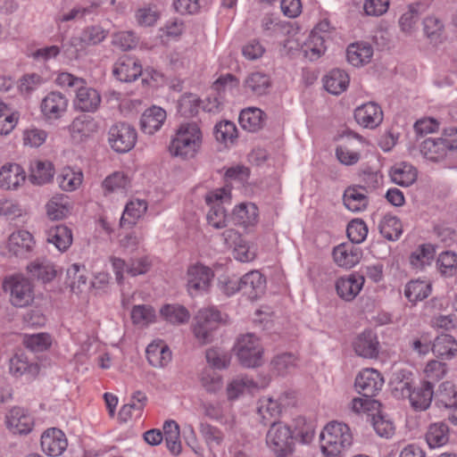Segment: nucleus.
<instances>
[{
	"label": "nucleus",
	"mask_w": 457,
	"mask_h": 457,
	"mask_svg": "<svg viewBox=\"0 0 457 457\" xmlns=\"http://www.w3.org/2000/svg\"><path fill=\"white\" fill-rule=\"evenodd\" d=\"M232 219L236 224L253 226L258 220V209L253 204H240L233 210Z\"/></svg>",
	"instance_id": "nucleus-34"
},
{
	"label": "nucleus",
	"mask_w": 457,
	"mask_h": 457,
	"mask_svg": "<svg viewBox=\"0 0 457 457\" xmlns=\"http://www.w3.org/2000/svg\"><path fill=\"white\" fill-rule=\"evenodd\" d=\"M435 254L432 245H422L410 256V262L414 268H423L429 264Z\"/></svg>",
	"instance_id": "nucleus-53"
},
{
	"label": "nucleus",
	"mask_w": 457,
	"mask_h": 457,
	"mask_svg": "<svg viewBox=\"0 0 457 457\" xmlns=\"http://www.w3.org/2000/svg\"><path fill=\"white\" fill-rule=\"evenodd\" d=\"M435 404L438 408H449L455 404L457 401V391L454 385L450 381L440 384L437 390L434 391Z\"/></svg>",
	"instance_id": "nucleus-36"
},
{
	"label": "nucleus",
	"mask_w": 457,
	"mask_h": 457,
	"mask_svg": "<svg viewBox=\"0 0 457 457\" xmlns=\"http://www.w3.org/2000/svg\"><path fill=\"white\" fill-rule=\"evenodd\" d=\"M457 149V129L445 130L442 137H428L420 145L421 154L428 160L438 162L443 160L449 151Z\"/></svg>",
	"instance_id": "nucleus-4"
},
{
	"label": "nucleus",
	"mask_w": 457,
	"mask_h": 457,
	"mask_svg": "<svg viewBox=\"0 0 457 457\" xmlns=\"http://www.w3.org/2000/svg\"><path fill=\"white\" fill-rule=\"evenodd\" d=\"M200 432L211 451L220 445L223 441L222 432L210 424L201 423Z\"/></svg>",
	"instance_id": "nucleus-57"
},
{
	"label": "nucleus",
	"mask_w": 457,
	"mask_h": 457,
	"mask_svg": "<svg viewBox=\"0 0 457 457\" xmlns=\"http://www.w3.org/2000/svg\"><path fill=\"white\" fill-rule=\"evenodd\" d=\"M424 32L431 42H437L444 31L443 22L435 16L427 17L423 21Z\"/></svg>",
	"instance_id": "nucleus-63"
},
{
	"label": "nucleus",
	"mask_w": 457,
	"mask_h": 457,
	"mask_svg": "<svg viewBox=\"0 0 457 457\" xmlns=\"http://www.w3.org/2000/svg\"><path fill=\"white\" fill-rule=\"evenodd\" d=\"M345 206L351 212H359L366 210L369 204L367 189L361 186H350L343 195Z\"/></svg>",
	"instance_id": "nucleus-23"
},
{
	"label": "nucleus",
	"mask_w": 457,
	"mask_h": 457,
	"mask_svg": "<svg viewBox=\"0 0 457 457\" xmlns=\"http://www.w3.org/2000/svg\"><path fill=\"white\" fill-rule=\"evenodd\" d=\"M154 318V311L150 305H135L131 311V319L135 324L147 325L152 322Z\"/></svg>",
	"instance_id": "nucleus-62"
},
{
	"label": "nucleus",
	"mask_w": 457,
	"mask_h": 457,
	"mask_svg": "<svg viewBox=\"0 0 457 457\" xmlns=\"http://www.w3.org/2000/svg\"><path fill=\"white\" fill-rule=\"evenodd\" d=\"M150 365L154 368H163L171 361V352L162 342L152 343L145 350Z\"/></svg>",
	"instance_id": "nucleus-29"
},
{
	"label": "nucleus",
	"mask_w": 457,
	"mask_h": 457,
	"mask_svg": "<svg viewBox=\"0 0 457 457\" xmlns=\"http://www.w3.org/2000/svg\"><path fill=\"white\" fill-rule=\"evenodd\" d=\"M23 344L33 352H43L51 345V337L46 333L26 335L23 338Z\"/></svg>",
	"instance_id": "nucleus-56"
},
{
	"label": "nucleus",
	"mask_w": 457,
	"mask_h": 457,
	"mask_svg": "<svg viewBox=\"0 0 457 457\" xmlns=\"http://www.w3.org/2000/svg\"><path fill=\"white\" fill-rule=\"evenodd\" d=\"M202 386L211 394H215L222 387L221 376L212 368H204L200 374Z\"/></svg>",
	"instance_id": "nucleus-50"
},
{
	"label": "nucleus",
	"mask_w": 457,
	"mask_h": 457,
	"mask_svg": "<svg viewBox=\"0 0 457 457\" xmlns=\"http://www.w3.org/2000/svg\"><path fill=\"white\" fill-rule=\"evenodd\" d=\"M266 442L277 457H287L293 453V432L282 422L272 421Z\"/></svg>",
	"instance_id": "nucleus-5"
},
{
	"label": "nucleus",
	"mask_w": 457,
	"mask_h": 457,
	"mask_svg": "<svg viewBox=\"0 0 457 457\" xmlns=\"http://www.w3.org/2000/svg\"><path fill=\"white\" fill-rule=\"evenodd\" d=\"M349 84V76L339 69H334L324 78V87L332 95H339L346 90Z\"/></svg>",
	"instance_id": "nucleus-32"
},
{
	"label": "nucleus",
	"mask_w": 457,
	"mask_h": 457,
	"mask_svg": "<svg viewBox=\"0 0 457 457\" xmlns=\"http://www.w3.org/2000/svg\"><path fill=\"white\" fill-rule=\"evenodd\" d=\"M392 181L402 187H409L417 179L416 169L407 163H400L390 171Z\"/></svg>",
	"instance_id": "nucleus-40"
},
{
	"label": "nucleus",
	"mask_w": 457,
	"mask_h": 457,
	"mask_svg": "<svg viewBox=\"0 0 457 457\" xmlns=\"http://www.w3.org/2000/svg\"><path fill=\"white\" fill-rule=\"evenodd\" d=\"M163 437L165 439L166 446L169 451L178 455L181 453V442L179 427L174 420H167L163 424Z\"/></svg>",
	"instance_id": "nucleus-39"
},
{
	"label": "nucleus",
	"mask_w": 457,
	"mask_h": 457,
	"mask_svg": "<svg viewBox=\"0 0 457 457\" xmlns=\"http://www.w3.org/2000/svg\"><path fill=\"white\" fill-rule=\"evenodd\" d=\"M296 358L292 353H282L277 355L271 361L274 370L278 375H284L295 367Z\"/></svg>",
	"instance_id": "nucleus-64"
},
{
	"label": "nucleus",
	"mask_w": 457,
	"mask_h": 457,
	"mask_svg": "<svg viewBox=\"0 0 457 457\" xmlns=\"http://www.w3.org/2000/svg\"><path fill=\"white\" fill-rule=\"evenodd\" d=\"M46 241L60 252H65L72 244L71 229L64 225L52 227L46 232Z\"/></svg>",
	"instance_id": "nucleus-30"
},
{
	"label": "nucleus",
	"mask_w": 457,
	"mask_h": 457,
	"mask_svg": "<svg viewBox=\"0 0 457 457\" xmlns=\"http://www.w3.org/2000/svg\"><path fill=\"white\" fill-rule=\"evenodd\" d=\"M146 203L141 200L130 201L127 204L124 212L120 219V223L129 224L135 223L136 220L138 219L146 211Z\"/></svg>",
	"instance_id": "nucleus-54"
},
{
	"label": "nucleus",
	"mask_w": 457,
	"mask_h": 457,
	"mask_svg": "<svg viewBox=\"0 0 457 457\" xmlns=\"http://www.w3.org/2000/svg\"><path fill=\"white\" fill-rule=\"evenodd\" d=\"M213 278L212 270L203 264L191 265L187 272V287L191 295L206 291Z\"/></svg>",
	"instance_id": "nucleus-11"
},
{
	"label": "nucleus",
	"mask_w": 457,
	"mask_h": 457,
	"mask_svg": "<svg viewBox=\"0 0 457 457\" xmlns=\"http://www.w3.org/2000/svg\"><path fill=\"white\" fill-rule=\"evenodd\" d=\"M101 104V96L93 87L80 85L77 89L74 106L85 112H96Z\"/></svg>",
	"instance_id": "nucleus-20"
},
{
	"label": "nucleus",
	"mask_w": 457,
	"mask_h": 457,
	"mask_svg": "<svg viewBox=\"0 0 457 457\" xmlns=\"http://www.w3.org/2000/svg\"><path fill=\"white\" fill-rule=\"evenodd\" d=\"M240 291L250 300H256L263 295L266 279L258 270H252L239 278Z\"/></svg>",
	"instance_id": "nucleus-16"
},
{
	"label": "nucleus",
	"mask_w": 457,
	"mask_h": 457,
	"mask_svg": "<svg viewBox=\"0 0 457 457\" xmlns=\"http://www.w3.org/2000/svg\"><path fill=\"white\" fill-rule=\"evenodd\" d=\"M436 267L445 278L457 275V253L452 251L442 252L437 257Z\"/></svg>",
	"instance_id": "nucleus-45"
},
{
	"label": "nucleus",
	"mask_w": 457,
	"mask_h": 457,
	"mask_svg": "<svg viewBox=\"0 0 457 457\" xmlns=\"http://www.w3.org/2000/svg\"><path fill=\"white\" fill-rule=\"evenodd\" d=\"M47 215L51 220H61L69 213L70 204L65 195L54 196L46 204Z\"/></svg>",
	"instance_id": "nucleus-48"
},
{
	"label": "nucleus",
	"mask_w": 457,
	"mask_h": 457,
	"mask_svg": "<svg viewBox=\"0 0 457 457\" xmlns=\"http://www.w3.org/2000/svg\"><path fill=\"white\" fill-rule=\"evenodd\" d=\"M86 44L80 37H71L62 45L63 55L69 60H78L84 54Z\"/></svg>",
	"instance_id": "nucleus-58"
},
{
	"label": "nucleus",
	"mask_w": 457,
	"mask_h": 457,
	"mask_svg": "<svg viewBox=\"0 0 457 457\" xmlns=\"http://www.w3.org/2000/svg\"><path fill=\"white\" fill-rule=\"evenodd\" d=\"M202 140L203 135L196 123H184L179 126L171 139L169 151L172 156L189 160L200 151Z\"/></svg>",
	"instance_id": "nucleus-1"
},
{
	"label": "nucleus",
	"mask_w": 457,
	"mask_h": 457,
	"mask_svg": "<svg viewBox=\"0 0 457 457\" xmlns=\"http://www.w3.org/2000/svg\"><path fill=\"white\" fill-rule=\"evenodd\" d=\"M271 87V80L268 74L255 71L250 73L243 82L245 93L256 96L266 95Z\"/></svg>",
	"instance_id": "nucleus-26"
},
{
	"label": "nucleus",
	"mask_w": 457,
	"mask_h": 457,
	"mask_svg": "<svg viewBox=\"0 0 457 457\" xmlns=\"http://www.w3.org/2000/svg\"><path fill=\"white\" fill-rule=\"evenodd\" d=\"M103 186L108 192L123 191L129 186V179L122 172H114L104 180Z\"/></svg>",
	"instance_id": "nucleus-61"
},
{
	"label": "nucleus",
	"mask_w": 457,
	"mask_h": 457,
	"mask_svg": "<svg viewBox=\"0 0 457 457\" xmlns=\"http://www.w3.org/2000/svg\"><path fill=\"white\" fill-rule=\"evenodd\" d=\"M384 385L381 374L374 369H364L356 376L354 386L357 392L366 398L375 396Z\"/></svg>",
	"instance_id": "nucleus-10"
},
{
	"label": "nucleus",
	"mask_w": 457,
	"mask_h": 457,
	"mask_svg": "<svg viewBox=\"0 0 457 457\" xmlns=\"http://www.w3.org/2000/svg\"><path fill=\"white\" fill-rule=\"evenodd\" d=\"M199 97L194 94L183 95L178 102V111L185 117L195 116L199 109Z\"/></svg>",
	"instance_id": "nucleus-55"
},
{
	"label": "nucleus",
	"mask_w": 457,
	"mask_h": 457,
	"mask_svg": "<svg viewBox=\"0 0 457 457\" xmlns=\"http://www.w3.org/2000/svg\"><path fill=\"white\" fill-rule=\"evenodd\" d=\"M255 382L246 376H237L227 386L226 391L228 400H235L245 391L255 388Z\"/></svg>",
	"instance_id": "nucleus-44"
},
{
	"label": "nucleus",
	"mask_w": 457,
	"mask_h": 457,
	"mask_svg": "<svg viewBox=\"0 0 457 457\" xmlns=\"http://www.w3.org/2000/svg\"><path fill=\"white\" fill-rule=\"evenodd\" d=\"M325 40V35H317V32H311L308 40L302 48L305 57L311 61L320 58L326 51Z\"/></svg>",
	"instance_id": "nucleus-41"
},
{
	"label": "nucleus",
	"mask_w": 457,
	"mask_h": 457,
	"mask_svg": "<svg viewBox=\"0 0 457 457\" xmlns=\"http://www.w3.org/2000/svg\"><path fill=\"white\" fill-rule=\"evenodd\" d=\"M3 287L9 294L11 303L19 308L28 306L34 299L30 281L21 276H12L4 281Z\"/></svg>",
	"instance_id": "nucleus-8"
},
{
	"label": "nucleus",
	"mask_w": 457,
	"mask_h": 457,
	"mask_svg": "<svg viewBox=\"0 0 457 457\" xmlns=\"http://www.w3.org/2000/svg\"><path fill=\"white\" fill-rule=\"evenodd\" d=\"M28 270L32 277L41 279L43 282L51 281L56 275L53 266L49 263L35 262L28 266Z\"/></svg>",
	"instance_id": "nucleus-60"
},
{
	"label": "nucleus",
	"mask_w": 457,
	"mask_h": 457,
	"mask_svg": "<svg viewBox=\"0 0 457 457\" xmlns=\"http://www.w3.org/2000/svg\"><path fill=\"white\" fill-rule=\"evenodd\" d=\"M112 73L122 82H131L141 75L142 67L136 58L123 55L115 62Z\"/></svg>",
	"instance_id": "nucleus-13"
},
{
	"label": "nucleus",
	"mask_w": 457,
	"mask_h": 457,
	"mask_svg": "<svg viewBox=\"0 0 457 457\" xmlns=\"http://www.w3.org/2000/svg\"><path fill=\"white\" fill-rule=\"evenodd\" d=\"M108 141L115 152L127 153L134 147L137 142V131L129 123H116L109 129Z\"/></svg>",
	"instance_id": "nucleus-9"
},
{
	"label": "nucleus",
	"mask_w": 457,
	"mask_h": 457,
	"mask_svg": "<svg viewBox=\"0 0 457 457\" xmlns=\"http://www.w3.org/2000/svg\"><path fill=\"white\" fill-rule=\"evenodd\" d=\"M9 370L16 378L26 376L30 379L37 376L39 366L29 361L24 353L17 352L9 361Z\"/></svg>",
	"instance_id": "nucleus-21"
},
{
	"label": "nucleus",
	"mask_w": 457,
	"mask_h": 457,
	"mask_svg": "<svg viewBox=\"0 0 457 457\" xmlns=\"http://www.w3.org/2000/svg\"><path fill=\"white\" fill-rule=\"evenodd\" d=\"M162 316L172 324H183L190 318L189 312L182 305L167 304L161 309Z\"/></svg>",
	"instance_id": "nucleus-49"
},
{
	"label": "nucleus",
	"mask_w": 457,
	"mask_h": 457,
	"mask_svg": "<svg viewBox=\"0 0 457 457\" xmlns=\"http://www.w3.org/2000/svg\"><path fill=\"white\" fill-rule=\"evenodd\" d=\"M373 49L369 43L358 42L351 44L346 51L348 62L354 67H359L370 62Z\"/></svg>",
	"instance_id": "nucleus-31"
},
{
	"label": "nucleus",
	"mask_w": 457,
	"mask_h": 457,
	"mask_svg": "<svg viewBox=\"0 0 457 457\" xmlns=\"http://www.w3.org/2000/svg\"><path fill=\"white\" fill-rule=\"evenodd\" d=\"M398 378L397 376L395 379ZM394 384L395 395L403 398L408 397L411 406L415 410L424 411L428 409L434 399V388L431 381H423L420 386L414 389H411V383L408 380H395Z\"/></svg>",
	"instance_id": "nucleus-3"
},
{
	"label": "nucleus",
	"mask_w": 457,
	"mask_h": 457,
	"mask_svg": "<svg viewBox=\"0 0 457 457\" xmlns=\"http://www.w3.org/2000/svg\"><path fill=\"white\" fill-rule=\"evenodd\" d=\"M257 413L261 417V421L264 425L269 423L272 425V421H277L281 411L277 402L271 397H262L257 403Z\"/></svg>",
	"instance_id": "nucleus-35"
},
{
	"label": "nucleus",
	"mask_w": 457,
	"mask_h": 457,
	"mask_svg": "<svg viewBox=\"0 0 457 457\" xmlns=\"http://www.w3.org/2000/svg\"><path fill=\"white\" fill-rule=\"evenodd\" d=\"M6 423L13 433L28 434L31 431L34 421L24 409L13 407L6 416Z\"/></svg>",
	"instance_id": "nucleus-24"
},
{
	"label": "nucleus",
	"mask_w": 457,
	"mask_h": 457,
	"mask_svg": "<svg viewBox=\"0 0 457 457\" xmlns=\"http://www.w3.org/2000/svg\"><path fill=\"white\" fill-rule=\"evenodd\" d=\"M364 276L350 274L341 277L336 281V291L337 295L346 301H353L361 292L364 284Z\"/></svg>",
	"instance_id": "nucleus-14"
},
{
	"label": "nucleus",
	"mask_w": 457,
	"mask_h": 457,
	"mask_svg": "<svg viewBox=\"0 0 457 457\" xmlns=\"http://www.w3.org/2000/svg\"><path fill=\"white\" fill-rule=\"evenodd\" d=\"M235 349L243 366L254 368L262 365L263 349L259 339L253 334H246L238 337Z\"/></svg>",
	"instance_id": "nucleus-7"
},
{
	"label": "nucleus",
	"mask_w": 457,
	"mask_h": 457,
	"mask_svg": "<svg viewBox=\"0 0 457 457\" xmlns=\"http://www.w3.org/2000/svg\"><path fill=\"white\" fill-rule=\"evenodd\" d=\"M54 177V168L51 162L34 161L30 164L29 180L34 185H44Z\"/></svg>",
	"instance_id": "nucleus-38"
},
{
	"label": "nucleus",
	"mask_w": 457,
	"mask_h": 457,
	"mask_svg": "<svg viewBox=\"0 0 457 457\" xmlns=\"http://www.w3.org/2000/svg\"><path fill=\"white\" fill-rule=\"evenodd\" d=\"M82 177L81 172H76L71 168H65L57 177V181L62 190L73 191L81 184Z\"/></svg>",
	"instance_id": "nucleus-51"
},
{
	"label": "nucleus",
	"mask_w": 457,
	"mask_h": 457,
	"mask_svg": "<svg viewBox=\"0 0 457 457\" xmlns=\"http://www.w3.org/2000/svg\"><path fill=\"white\" fill-rule=\"evenodd\" d=\"M449 439V428L445 422L431 424L426 433V441L430 448L445 445Z\"/></svg>",
	"instance_id": "nucleus-37"
},
{
	"label": "nucleus",
	"mask_w": 457,
	"mask_h": 457,
	"mask_svg": "<svg viewBox=\"0 0 457 457\" xmlns=\"http://www.w3.org/2000/svg\"><path fill=\"white\" fill-rule=\"evenodd\" d=\"M97 129V122L89 115H80L75 118L70 126L72 138L79 142L93 136Z\"/></svg>",
	"instance_id": "nucleus-25"
},
{
	"label": "nucleus",
	"mask_w": 457,
	"mask_h": 457,
	"mask_svg": "<svg viewBox=\"0 0 457 457\" xmlns=\"http://www.w3.org/2000/svg\"><path fill=\"white\" fill-rule=\"evenodd\" d=\"M431 292V286L426 281L414 280L409 282L404 289V295L411 303L427 298Z\"/></svg>",
	"instance_id": "nucleus-47"
},
{
	"label": "nucleus",
	"mask_w": 457,
	"mask_h": 457,
	"mask_svg": "<svg viewBox=\"0 0 457 457\" xmlns=\"http://www.w3.org/2000/svg\"><path fill=\"white\" fill-rule=\"evenodd\" d=\"M354 119L364 128L375 129L383 120V112L378 104L370 102L355 109Z\"/></svg>",
	"instance_id": "nucleus-17"
},
{
	"label": "nucleus",
	"mask_w": 457,
	"mask_h": 457,
	"mask_svg": "<svg viewBox=\"0 0 457 457\" xmlns=\"http://www.w3.org/2000/svg\"><path fill=\"white\" fill-rule=\"evenodd\" d=\"M264 112L259 108H247L241 111L239 123L247 131L255 132L262 128L264 123Z\"/></svg>",
	"instance_id": "nucleus-33"
},
{
	"label": "nucleus",
	"mask_w": 457,
	"mask_h": 457,
	"mask_svg": "<svg viewBox=\"0 0 457 457\" xmlns=\"http://www.w3.org/2000/svg\"><path fill=\"white\" fill-rule=\"evenodd\" d=\"M68 100L66 96L56 91L47 94L41 102V112L50 120L59 119L67 110Z\"/></svg>",
	"instance_id": "nucleus-18"
},
{
	"label": "nucleus",
	"mask_w": 457,
	"mask_h": 457,
	"mask_svg": "<svg viewBox=\"0 0 457 457\" xmlns=\"http://www.w3.org/2000/svg\"><path fill=\"white\" fill-rule=\"evenodd\" d=\"M353 349L356 354L362 358L376 359L379 353L377 335L371 330L363 331L355 338Z\"/></svg>",
	"instance_id": "nucleus-19"
},
{
	"label": "nucleus",
	"mask_w": 457,
	"mask_h": 457,
	"mask_svg": "<svg viewBox=\"0 0 457 457\" xmlns=\"http://www.w3.org/2000/svg\"><path fill=\"white\" fill-rule=\"evenodd\" d=\"M431 349L436 356L451 358L457 352V342L451 335L442 334L436 337Z\"/></svg>",
	"instance_id": "nucleus-43"
},
{
	"label": "nucleus",
	"mask_w": 457,
	"mask_h": 457,
	"mask_svg": "<svg viewBox=\"0 0 457 457\" xmlns=\"http://www.w3.org/2000/svg\"><path fill=\"white\" fill-rule=\"evenodd\" d=\"M66 284L74 293L81 292L87 287V270L84 266L72 264L66 272Z\"/></svg>",
	"instance_id": "nucleus-42"
},
{
	"label": "nucleus",
	"mask_w": 457,
	"mask_h": 457,
	"mask_svg": "<svg viewBox=\"0 0 457 457\" xmlns=\"http://www.w3.org/2000/svg\"><path fill=\"white\" fill-rule=\"evenodd\" d=\"M67 445L68 442L64 433L58 428H49L41 436V448L50 456L61 455Z\"/></svg>",
	"instance_id": "nucleus-12"
},
{
	"label": "nucleus",
	"mask_w": 457,
	"mask_h": 457,
	"mask_svg": "<svg viewBox=\"0 0 457 457\" xmlns=\"http://www.w3.org/2000/svg\"><path fill=\"white\" fill-rule=\"evenodd\" d=\"M35 246L33 236L27 230H18L9 236L7 248L20 258H27Z\"/></svg>",
	"instance_id": "nucleus-15"
},
{
	"label": "nucleus",
	"mask_w": 457,
	"mask_h": 457,
	"mask_svg": "<svg viewBox=\"0 0 457 457\" xmlns=\"http://www.w3.org/2000/svg\"><path fill=\"white\" fill-rule=\"evenodd\" d=\"M320 437L321 452L325 457H343L353 440L350 428L337 421L328 424Z\"/></svg>",
	"instance_id": "nucleus-2"
},
{
	"label": "nucleus",
	"mask_w": 457,
	"mask_h": 457,
	"mask_svg": "<svg viewBox=\"0 0 457 457\" xmlns=\"http://www.w3.org/2000/svg\"><path fill=\"white\" fill-rule=\"evenodd\" d=\"M361 256V249L353 245L342 244L336 246L333 250L335 262L345 269H350L357 264Z\"/></svg>",
	"instance_id": "nucleus-22"
},
{
	"label": "nucleus",
	"mask_w": 457,
	"mask_h": 457,
	"mask_svg": "<svg viewBox=\"0 0 457 457\" xmlns=\"http://www.w3.org/2000/svg\"><path fill=\"white\" fill-rule=\"evenodd\" d=\"M25 172L19 164L4 166L0 170V187L4 189H16L25 180Z\"/></svg>",
	"instance_id": "nucleus-28"
},
{
	"label": "nucleus",
	"mask_w": 457,
	"mask_h": 457,
	"mask_svg": "<svg viewBox=\"0 0 457 457\" xmlns=\"http://www.w3.org/2000/svg\"><path fill=\"white\" fill-rule=\"evenodd\" d=\"M166 120V112L158 106H153L145 111L140 119L141 129L148 135H153L161 129Z\"/></svg>",
	"instance_id": "nucleus-27"
},
{
	"label": "nucleus",
	"mask_w": 457,
	"mask_h": 457,
	"mask_svg": "<svg viewBox=\"0 0 457 457\" xmlns=\"http://www.w3.org/2000/svg\"><path fill=\"white\" fill-rule=\"evenodd\" d=\"M221 322L222 317L217 309L203 308L195 317L194 334L202 344H207L212 340V333Z\"/></svg>",
	"instance_id": "nucleus-6"
},
{
	"label": "nucleus",
	"mask_w": 457,
	"mask_h": 457,
	"mask_svg": "<svg viewBox=\"0 0 457 457\" xmlns=\"http://www.w3.org/2000/svg\"><path fill=\"white\" fill-rule=\"evenodd\" d=\"M381 235L391 241L397 240L403 232L401 220L392 215H386L379 223Z\"/></svg>",
	"instance_id": "nucleus-46"
},
{
	"label": "nucleus",
	"mask_w": 457,
	"mask_h": 457,
	"mask_svg": "<svg viewBox=\"0 0 457 457\" xmlns=\"http://www.w3.org/2000/svg\"><path fill=\"white\" fill-rule=\"evenodd\" d=\"M346 232L352 243L360 244L367 237L368 228L362 220L354 219L349 222Z\"/></svg>",
	"instance_id": "nucleus-59"
},
{
	"label": "nucleus",
	"mask_w": 457,
	"mask_h": 457,
	"mask_svg": "<svg viewBox=\"0 0 457 457\" xmlns=\"http://www.w3.org/2000/svg\"><path fill=\"white\" fill-rule=\"evenodd\" d=\"M205 358L210 368L226 369L230 363V355L228 352L220 348H210L205 353Z\"/></svg>",
	"instance_id": "nucleus-52"
}]
</instances>
